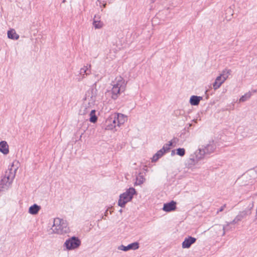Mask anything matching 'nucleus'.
<instances>
[{"label":"nucleus","mask_w":257,"mask_h":257,"mask_svg":"<svg viewBox=\"0 0 257 257\" xmlns=\"http://www.w3.org/2000/svg\"><path fill=\"white\" fill-rule=\"evenodd\" d=\"M115 118H114L113 115L108 117L103 124V128L106 130H113L117 125Z\"/></svg>","instance_id":"1a4fd4ad"},{"label":"nucleus","mask_w":257,"mask_h":257,"mask_svg":"<svg viewBox=\"0 0 257 257\" xmlns=\"http://www.w3.org/2000/svg\"><path fill=\"white\" fill-rule=\"evenodd\" d=\"M251 96V93L250 92L246 93L244 95H242L239 99L240 102H244L248 99Z\"/></svg>","instance_id":"393cba45"},{"label":"nucleus","mask_w":257,"mask_h":257,"mask_svg":"<svg viewBox=\"0 0 257 257\" xmlns=\"http://www.w3.org/2000/svg\"><path fill=\"white\" fill-rule=\"evenodd\" d=\"M215 149V148L213 144H209L202 146L197 150L199 152L200 155H202V157L204 159L207 155H209L210 154L212 153Z\"/></svg>","instance_id":"0eeeda50"},{"label":"nucleus","mask_w":257,"mask_h":257,"mask_svg":"<svg viewBox=\"0 0 257 257\" xmlns=\"http://www.w3.org/2000/svg\"><path fill=\"white\" fill-rule=\"evenodd\" d=\"M81 241L78 237L72 236L67 239L64 243V247H65L67 250H71L78 248L81 245Z\"/></svg>","instance_id":"39448f33"},{"label":"nucleus","mask_w":257,"mask_h":257,"mask_svg":"<svg viewBox=\"0 0 257 257\" xmlns=\"http://www.w3.org/2000/svg\"><path fill=\"white\" fill-rule=\"evenodd\" d=\"M176 154L183 157L185 154V150L184 148H178L176 150Z\"/></svg>","instance_id":"cd10ccee"},{"label":"nucleus","mask_w":257,"mask_h":257,"mask_svg":"<svg viewBox=\"0 0 257 257\" xmlns=\"http://www.w3.org/2000/svg\"><path fill=\"white\" fill-rule=\"evenodd\" d=\"M225 81V78H223L220 75L217 76L213 83V87L214 90H216L219 88L222 83Z\"/></svg>","instance_id":"dca6fc26"},{"label":"nucleus","mask_w":257,"mask_h":257,"mask_svg":"<svg viewBox=\"0 0 257 257\" xmlns=\"http://www.w3.org/2000/svg\"><path fill=\"white\" fill-rule=\"evenodd\" d=\"M226 207V204H224L217 211V213H218L219 212L222 211L224 208Z\"/></svg>","instance_id":"c756f323"},{"label":"nucleus","mask_w":257,"mask_h":257,"mask_svg":"<svg viewBox=\"0 0 257 257\" xmlns=\"http://www.w3.org/2000/svg\"><path fill=\"white\" fill-rule=\"evenodd\" d=\"M51 229L52 233L58 234H63L69 231L67 221L58 217L54 219Z\"/></svg>","instance_id":"f03ea898"},{"label":"nucleus","mask_w":257,"mask_h":257,"mask_svg":"<svg viewBox=\"0 0 257 257\" xmlns=\"http://www.w3.org/2000/svg\"><path fill=\"white\" fill-rule=\"evenodd\" d=\"M8 37L9 39L16 40L19 38V35L14 29H11L8 31Z\"/></svg>","instance_id":"412c9836"},{"label":"nucleus","mask_w":257,"mask_h":257,"mask_svg":"<svg viewBox=\"0 0 257 257\" xmlns=\"http://www.w3.org/2000/svg\"><path fill=\"white\" fill-rule=\"evenodd\" d=\"M0 152L4 155L9 154V145L6 141H3L0 142Z\"/></svg>","instance_id":"f3484780"},{"label":"nucleus","mask_w":257,"mask_h":257,"mask_svg":"<svg viewBox=\"0 0 257 257\" xmlns=\"http://www.w3.org/2000/svg\"><path fill=\"white\" fill-rule=\"evenodd\" d=\"M151 1L152 3H154L156 1V0H151Z\"/></svg>","instance_id":"72a5a7b5"},{"label":"nucleus","mask_w":257,"mask_h":257,"mask_svg":"<svg viewBox=\"0 0 257 257\" xmlns=\"http://www.w3.org/2000/svg\"><path fill=\"white\" fill-rule=\"evenodd\" d=\"M97 90L95 87L92 88L87 91L86 94V98L89 99V97L90 98L89 104L90 103H92L95 102L96 100V97L97 96Z\"/></svg>","instance_id":"9d476101"},{"label":"nucleus","mask_w":257,"mask_h":257,"mask_svg":"<svg viewBox=\"0 0 257 257\" xmlns=\"http://www.w3.org/2000/svg\"><path fill=\"white\" fill-rule=\"evenodd\" d=\"M136 179H137V181L136 182V184H137V185H141L144 183V182L145 181V178H144V177L142 175H139L137 177Z\"/></svg>","instance_id":"bb28decb"},{"label":"nucleus","mask_w":257,"mask_h":257,"mask_svg":"<svg viewBox=\"0 0 257 257\" xmlns=\"http://www.w3.org/2000/svg\"><path fill=\"white\" fill-rule=\"evenodd\" d=\"M202 96H198L196 95H192L190 98L189 102L192 105H197L199 104L200 101L202 100Z\"/></svg>","instance_id":"6ab92c4d"},{"label":"nucleus","mask_w":257,"mask_h":257,"mask_svg":"<svg viewBox=\"0 0 257 257\" xmlns=\"http://www.w3.org/2000/svg\"><path fill=\"white\" fill-rule=\"evenodd\" d=\"M90 65H87L86 66H84L83 67L80 69L79 74L80 75L82 76V78H79L78 79V81H81L83 78H85V75L87 76L90 74Z\"/></svg>","instance_id":"ddd939ff"},{"label":"nucleus","mask_w":257,"mask_h":257,"mask_svg":"<svg viewBox=\"0 0 257 257\" xmlns=\"http://www.w3.org/2000/svg\"><path fill=\"white\" fill-rule=\"evenodd\" d=\"M191 126V124H189V127H190Z\"/></svg>","instance_id":"c9c22d12"},{"label":"nucleus","mask_w":257,"mask_h":257,"mask_svg":"<svg viewBox=\"0 0 257 257\" xmlns=\"http://www.w3.org/2000/svg\"><path fill=\"white\" fill-rule=\"evenodd\" d=\"M219 227L220 228H221V225H219Z\"/></svg>","instance_id":"4c0bfd02"},{"label":"nucleus","mask_w":257,"mask_h":257,"mask_svg":"<svg viewBox=\"0 0 257 257\" xmlns=\"http://www.w3.org/2000/svg\"><path fill=\"white\" fill-rule=\"evenodd\" d=\"M136 193V191L133 187H131L127 189L125 192L119 195L118 205L122 208L124 207L125 204L132 200L134 195Z\"/></svg>","instance_id":"20e7f679"},{"label":"nucleus","mask_w":257,"mask_h":257,"mask_svg":"<svg viewBox=\"0 0 257 257\" xmlns=\"http://www.w3.org/2000/svg\"><path fill=\"white\" fill-rule=\"evenodd\" d=\"M196 239L192 236H189L188 238H186L183 241L182 245L183 248H188L190 246L195 242Z\"/></svg>","instance_id":"4468645a"},{"label":"nucleus","mask_w":257,"mask_h":257,"mask_svg":"<svg viewBox=\"0 0 257 257\" xmlns=\"http://www.w3.org/2000/svg\"><path fill=\"white\" fill-rule=\"evenodd\" d=\"M139 247V244L137 242H133L129 244L127 246L121 245L119 248L123 251H127L130 249L136 250Z\"/></svg>","instance_id":"2eb2a0df"},{"label":"nucleus","mask_w":257,"mask_h":257,"mask_svg":"<svg viewBox=\"0 0 257 257\" xmlns=\"http://www.w3.org/2000/svg\"><path fill=\"white\" fill-rule=\"evenodd\" d=\"M15 175L12 172V169L7 171L5 174L2 177L0 180V196L3 192L7 190L12 183Z\"/></svg>","instance_id":"7ed1b4c3"},{"label":"nucleus","mask_w":257,"mask_h":257,"mask_svg":"<svg viewBox=\"0 0 257 257\" xmlns=\"http://www.w3.org/2000/svg\"><path fill=\"white\" fill-rule=\"evenodd\" d=\"M90 110L89 107H86V106H83L82 107L81 109L80 110V112H81V114H85L88 112H90Z\"/></svg>","instance_id":"c85d7f7f"},{"label":"nucleus","mask_w":257,"mask_h":257,"mask_svg":"<svg viewBox=\"0 0 257 257\" xmlns=\"http://www.w3.org/2000/svg\"><path fill=\"white\" fill-rule=\"evenodd\" d=\"M89 115H90L89 121L91 122L95 123L97 121V117L95 114V109H91L90 110Z\"/></svg>","instance_id":"4be33fe9"},{"label":"nucleus","mask_w":257,"mask_h":257,"mask_svg":"<svg viewBox=\"0 0 257 257\" xmlns=\"http://www.w3.org/2000/svg\"><path fill=\"white\" fill-rule=\"evenodd\" d=\"M100 17L95 15L93 20V25L95 29H100L103 27V23L100 20Z\"/></svg>","instance_id":"a211bd4d"},{"label":"nucleus","mask_w":257,"mask_h":257,"mask_svg":"<svg viewBox=\"0 0 257 257\" xmlns=\"http://www.w3.org/2000/svg\"><path fill=\"white\" fill-rule=\"evenodd\" d=\"M186 131V128H185L183 130V132H182L180 134V137H182L183 135L185 134V132Z\"/></svg>","instance_id":"7c9ffc66"},{"label":"nucleus","mask_w":257,"mask_h":257,"mask_svg":"<svg viewBox=\"0 0 257 257\" xmlns=\"http://www.w3.org/2000/svg\"><path fill=\"white\" fill-rule=\"evenodd\" d=\"M175 154V150H172V152H171V156H173Z\"/></svg>","instance_id":"2f4dec72"},{"label":"nucleus","mask_w":257,"mask_h":257,"mask_svg":"<svg viewBox=\"0 0 257 257\" xmlns=\"http://www.w3.org/2000/svg\"><path fill=\"white\" fill-rule=\"evenodd\" d=\"M126 84L127 81L123 78L120 76L116 77L111 83V98L114 100L116 99L118 95L125 91Z\"/></svg>","instance_id":"f257e3e1"},{"label":"nucleus","mask_w":257,"mask_h":257,"mask_svg":"<svg viewBox=\"0 0 257 257\" xmlns=\"http://www.w3.org/2000/svg\"><path fill=\"white\" fill-rule=\"evenodd\" d=\"M172 145V141L169 142L168 144H165L161 149L164 152L166 153L170 149V147Z\"/></svg>","instance_id":"a878e982"},{"label":"nucleus","mask_w":257,"mask_h":257,"mask_svg":"<svg viewBox=\"0 0 257 257\" xmlns=\"http://www.w3.org/2000/svg\"><path fill=\"white\" fill-rule=\"evenodd\" d=\"M113 116L115 118V119L118 126L123 124L126 120V116L121 113H115L113 114Z\"/></svg>","instance_id":"f8f14e48"},{"label":"nucleus","mask_w":257,"mask_h":257,"mask_svg":"<svg viewBox=\"0 0 257 257\" xmlns=\"http://www.w3.org/2000/svg\"><path fill=\"white\" fill-rule=\"evenodd\" d=\"M105 6H106V4H103V8H105Z\"/></svg>","instance_id":"f704fd0d"},{"label":"nucleus","mask_w":257,"mask_h":257,"mask_svg":"<svg viewBox=\"0 0 257 257\" xmlns=\"http://www.w3.org/2000/svg\"><path fill=\"white\" fill-rule=\"evenodd\" d=\"M208 90H206L205 91V93H206L207 92Z\"/></svg>","instance_id":"e433bc0d"},{"label":"nucleus","mask_w":257,"mask_h":257,"mask_svg":"<svg viewBox=\"0 0 257 257\" xmlns=\"http://www.w3.org/2000/svg\"><path fill=\"white\" fill-rule=\"evenodd\" d=\"M176 209V202L173 200L169 203L164 204L163 210L167 212L175 210Z\"/></svg>","instance_id":"9b49d317"},{"label":"nucleus","mask_w":257,"mask_h":257,"mask_svg":"<svg viewBox=\"0 0 257 257\" xmlns=\"http://www.w3.org/2000/svg\"><path fill=\"white\" fill-rule=\"evenodd\" d=\"M108 209H107L105 212V215H106V214L107 213Z\"/></svg>","instance_id":"473e14b6"},{"label":"nucleus","mask_w":257,"mask_h":257,"mask_svg":"<svg viewBox=\"0 0 257 257\" xmlns=\"http://www.w3.org/2000/svg\"><path fill=\"white\" fill-rule=\"evenodd\" d=\"M202 155L196 150L193 154H191L189 159L187 160V165L189 167H192L198 163V162L203 159Z\"/></svg>","instance_id":"6e6552de"},{"label":"nucleus","mask_w":257,"mask_h":257,"mask_svg":"<svg viewBox=\"0 0 257 257\" xmlns=\"http://www.w3.org/2000/svg\"><path fill=\"white\" fill-rule=\"evenodd\" d=\"M231 70L230 69H225L220 74V76L224 78H225V80L227 79L229 75L230 74Z\"/></svg>","instance_id":"b1692460"},{"label":"nucleus","mask_w":257,"mask_h":257,"mask_svg":"<svg viewBox=\"0 0 257 257\" xmlns=\"http://www.w3.org/2000/svg\"><path fill=\"white\" fill-rule=\"evenodd\" d=\"M41 209V206L36 204L31 206L29 209V212L32 215L37 214Z\"/></svg>","instance_id":"aec40b11"},{"label":"nucleus","mask_w":257,"mask_h":257,"mask_svg":"<svg viewBox=\"0 0 257 257\" xmlns=\"http://www.w3.org/2000/svg\"><path fill=\"white\" fill-rule=\"evenodd\" d=\"M247 213V211L246 210L239 212L238 215L234 218V219L232 221L228 223L226 226H223L222 227L223 232L221 236H224L225 235L226 231H228L230 230V228H229V226L230 224H236L239 221H241L242 219H243L246 216Z\"/></svg>","instance_id":"423d86ee"},{"label":"nucleus","mask_w":257,"mask_h":257,"mask_svg":"<svg viewBox=\"0 0 257 257\" xmlns=\"http://www.w3.org/2000/svg\"><path fill=\"white\" fill-rule=\"evenodd\" d=\"M165 153L162 149L159 150L153 157L152 162H156Z\"/></svg>","instance_id":"5701e85b"}]
</instances>
